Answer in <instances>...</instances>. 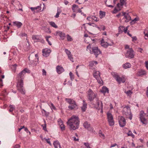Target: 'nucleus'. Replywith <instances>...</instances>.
Wrapping results in <instances>:
<instances>
[{"mask_svg": "<svg viewBox=\"0 0 148 148\" xmlns=\"http://www.w3.org/2000/svg\"><path fill=\"white\" fill-rule=\"evenodd\" d=\"M29 71L25 68L19 73L18 75V82L17 84L16 87L17 90L21 94L24 95L25 93V90L23 87V79L24 75L26 73H29Z\"/></svg>", "mask_w": 148, "mask_h": 148, "instance_id": "obj_1", "label": "nucleus"}, {"mask_svg": "<svg viewBox=\"0 0 148 148\" xmlns=\"http://www.w3.org/2000/svg\"><path fill=\"white\" fill-rule=\"evenodd\" d=\"M79 123L78 116L73 115L68 119L67 123L71 130H75L78 128Z\"/></svg>", "mask_w": 148, "mask_h": 148, "instance_id": "obj_2", "label": "nucleus"}, {"mask_svg": "<svg viewBox=\"0 0 148 148\" xmlns=\"http://www.w3.org/2000/svg\"><path fill=\"white\" fill-rule=\"evenodd\" d=\"M91 46L89 45L87 47V50H89L91 53H93L97 57V56L100 54L101 52L97 47H94L92 48L91 47Z\"/></svg>", "mask_w": 148, "mask_h": 148, "instance_id": "obj_3", "label": "nucleus"}, {"mask_svg": "<svg viewBox=\"0 0 148 148\" xmlns=\"http://www.w3.org/2000/svg\"><path fill=\"white\" fill-rule=\"evenodd\" d=\"M122 113L123 115H125L127 118L129 119L130 120L132 119V115L129 107L125 106L123 108Z\"/></svg>", "mask_w": 148, "mask_h": 148, "instance_id": "obj_4", "label": "nucleus"}, {"mask_svg": "<svg viewBox=\"0 0 148 148\" xmlns=\"http://www.w3.org/2000/svg\"><path fill=\"white\" fill-rule=\"evenodd\" d=\"M112 75L117 82L120 84L121 82L124 83L125 81V79L124 76L120 77L116 73H114L112 74Z\"/></svg>", "mask_w": 148, "mask_h": 148, "instance_id": "obj_5", "label": "nucleus"}, {"mask_svg": "<svg viewBox=\"0 0 148 148\" xmlns=\"http://www.w3.org/2000/svg\"><path fill=\"white\" fill-rule=\"evenodd\" d=\"M97 95L96 93H94L91 89H89L88 91V99L92 101L95 98H97Z\"/></svg>", "mask_w": 148, "mask_h": 148, "instance_id": "obj_6", "label": "nucleus"}, {"mask_svg": "<svg viewBox=\"0 0 148 148\" xmlns=\"http://www.w3.org/2000/svg\"><path fill=\"white\" fill-rule=\"evenodd\" d=\"M127 0H120V3L117 4V8H115L113 12V13H116L120 10V8L121 6H123L124 4L125 5L126 2Z\"/></svg>", "mask_w": 148, "mask_h": 148, "instance_id": "obj_7", "label": "nucleus"}, {"mask_svg": "<svg viewBox=\"0 0 148 148\" xmlns=\"http://www.w3.org/2000/svg\"><path fill=\"white\" fill-rule=\"evenodd\" d=\"M109 41H110L109 39H108L107 41H106L103 39L101 41V46L104 48H107L108 46L112 45L113 44V43L112 41H111V42H109Z\"/></svg>", "mask_w": 148, "mask_h": 148, "instance_id": "obj_8", "label": "nucleus"}, {"mask_svg": "<svg viewBox=\"0 0 148 148\" xmlns=\"http://www.w3.org/2000/svg\"><path fill=\"white\" fill-rule=\"evenodd\" d=\"M93 76L95 78L98 82L101 84H102L103 81L100 77V73L99 71H94L93 73Z\"/></svg>", "mask_w": 148, "mask_h": 148, "instance_id": "obj_9", "label": "nucleus"}, {"mask_svg": "<svg viewBox=\"0 0 148 148\" xmlns=\"http://www.w3.org/2000/svg\"><path fill=\"white\" fill-rule=\"evenodd\" d=\"M107 114L110 125L111 126H113L114 125V123L112 115L109 112H108Z\"/></svg>", "mask_w": 148, "mask_h": 148, "instance_id": "obj_10", "label": "nucleus"}, {"mask_svg": "<svg viewBox=\"0 0 148 148\" xmlns=\"http://www.w3.org/2000/svg\"><path fill=\"white\" fill-rule=\"evenodd\" d=\"M125 56L127 58H132L134 57V51L132 49L130 48L125 54Z\"/></svg>", "mask_w": 148, "mask_h": 148, "instance_id": "obj_11", "label": "nucleus"}, {"mask_svg": "<svg viewBox=\"0 0 148 148\" xmlns=\"http://www.w3.org/2000/svg\"><path fill=\"white\" fill-rule=\"evenodd\" d=\"M118 119L120 126L122 127H124L126 123L125 118L122 116H119L118 117Z\"/></svg>", "mask_w": 148, "mask_h": 148, "instance_id": "obj_12", "label": "nucleus"}, {"mask_svg": "<svg viewBox=\"0 0 148 148\" xmlns=\"http://www.w3.org/2000/svg\"><path fill=\"white\" fill-rule=\"evenodd\" d=\"M146 114L143 111H141L140 112V118L141 121L143 124H145L146 122L145 118Z\"/></svg>", "mask_w": 148, "mask_h": 148, "instance_id": "obj_13", "label": "nucleus"}, {"mask_svg": "<svg viewBox=\"0 0 148 148\" xmlns=\"http://www.w3.org/2000/svg\"><path fill=\"white\" fill-rule=\"evenodd\" d=\"M41 36L38 35H34L32 36V39L35 42L40 41L43 42H44L43 39L40 38Z\"/></svg>", "mask_w": 148, "mask_h": 148, "instance_id": "obj_14", "label": "nucleus"}, {"mask_svg": "<svg viewBox=\"0 0 148 148\" xmlns=\"http://www.w3.org/2000/svg\"><path fill=\"white\" fill-rule=\"evenodd\" d=\"M83 125L85 128L87 129L88 131L93 132V128L90 127V124L87 121H85Z\"/></svg>", "mask_w": 148, "mask_h": 148, "instance_id": "obj_15", "label": "nucleus"}, {"mask_svg": "<svg viewBox=\"0 0 148 148\" xmlns=\"http://www.w3.org/2000/svg\"><path fill=\"white\" fill-rule=\"evenodd\" d=\"M51 51L50 49L45 48L42 50L43 55L45 57H47L49 56Z\"/></svg>", "mask_w": 148, "mask_h": 148, "instance_id": "obj_16", "label": "nucleus"}, {"mask_svg": "<svg viewBox=\"0 0 148 148\" xmlns=\"http://www.w3.org/2000/svg\"><path fill=\"white\" fill-rule=\"evenodd\" d=\"M123 16H124V18L126 19L125 21L126 23L128 22L131 19V17L128 13L123 12Z\"/></svg>", "mask_w": 148, "mask_h": 148, "instance_id": "obj_17", "label": "nucleus"}, {"mask_svg": "<svg viewBox=\"0 0 148 148\" xmlns=\"http://www.w3.org/2000/svg\"><path fill=\"white\" fill-rule=\"evenodd\" d=\"M70 105L69 106L68 108L70 110H72L73 109H76L78 108L77 104L75 102H74L73 103L72 102H70Z\"/></svg>", "mask_w": 148, "mask_h": 148, "instance_id": "obj_18", "label": "nucleus"}, {"mask_svg": "<svg viewBox=\"0 0 148 148\" xmlns=\"http://www.w3.org/2000/svg\"><path fill=\"white\" fill-rule=\"evenodd\" d=\"M127 30V27L125 28L123 26H121L119 27V33H121L124 32L125 33H126Z\"/></svg>", "mask_w": 148, "mask_h": 148, "instance_id": "obj_19", "label": "nucleus"}, {"mask_svg": "<svg viewBox=\"0 0 148 148\" xmlns=\"http://www.w3.org/2000/svg\"><path fill=\"white\" fill-rule=\"evenodd\" d=\"M56 69L57 73L59 74L61 73L64 71L63 68L60 66H58L56 67Z\"/></svg>", "mask_w": 148, "mask_h": 148, "instance_id": "obj_20", "label": "nucleus"}, {"mask_svg": "<svg viewBox=\"0 0 148 148\" xmlns=\"http://www.w3.org/2000/svg\"><path fill=\"white\" fill-rule=\"evenodd\" d=\"M146 72L145 71L140 70L137 73V76H141L145 75L146 74Z\"/></svg>", "mask_w": 148, "mask_h": 148, "instance_id": "obj_21", "label": "nucleus"}, {"mask_svg": "<svg viewBox=\"0 0 148 148\" xmlns=\"http://www.w3.org/2000/svg\"><path fill=\"white\" fill-rule=\"evenodd\" d=\"M101 92L103 93L104 95L106 93H108L109 90L108 88L106 87H103L101 90Z\"/></svg>", "mask_w": 148, "mask_h": 148, "instance_id": "obj_22", "label": "nucleus"}, {"mask_svg": "<svg viewBox=\"0 0 148 148\" xmlns=\"http://www.w3.org/2000/svg\"><path fill=\"white\" fill-rule=\"evenodd\" d=\"M97 105L95 106V107L98 109H101V111L103 107L102 102H95Z\"/></svg>", "mask_w": 148, "mask_h": 148, "instance_id": "obj_23", "label": "nucleus"}, {"mask_svg": "<svg viewBox=\"0 0 148 148\" xmlns=\"http://www.w3.org/2000/svg\"><path fill=\"white\" fill-rule=\"evenodd\" d=\"M57 34L60 36L62 39L64 40V39L65 34L64 33L59 31L57 32Z\"/></svg>", "mask_w": 148, "mask_h": 148, "instance_id": "obj_24", "label": "nucleus"}, {"mask_svg": "<svg viewBox=\"0 0 148 148\" xmlns=\"http://www.w3.org/2000/svg\"><path fill=\"white\" fill-rule=\"evenodd\" d=\"M53 145L55 148H62L59 142L58 141L54 142Z\"/></svg>", "mask_w": 148, "mask_h": 148, "instance_id": "obj_25", "label": "nucleus"}, {"mask_svg": "<svg viewBox=\"0 0 148 148\" xmlns=\"http://www.w3.org/2000/svg\"><path fill=\"white\" fill-rule=\"evenodd\" d=\"M87 104L86 102H83L82 105L81 106V109L83 112H85L87 108Z\"/></svg>", "mask_w": 148, "mask_h": 148, "instance_id": "obj_26", "label": "nucleus"}, {"mask_svg": "<svg viewBox=\"0 0 148 148\" xmlns=\"http://www.w3.org/2000/svg\"><path fill=\"white\" fill-rule=\"evenodd\" d=\"M13 24L18 28H20L22 25V23L18 21H15L13 22Z\"/></svg>", "mask_w": 148, "mask_h": 148, "instance_id": "obj_27", "label": "nucleus"}, {"mask_svg": "<svg viewBox=\"0 0 148 148\" xmlns=\"http://www.w3.org/2000/svg\"><path fill=\"white\" fill-rule=\"evenodd\" d=\"M131 66V65L130 63L127 62L123 64V67L125 69H127L130 68Z\"/></svg>", "mask_w": 148, "mask_h": 148, "instance_id": "obj_28", "label": "nucleus"}, {"mask_svg": "<svg viewBox=\"0 0 148 148\" xmlns=\"http://www.w3.org/2000/svg\"><path fill=\"white\" fill-rule=\"evenodd\" d=\"M79 7L78 5L74 4L72 5V10L74 12H77Z\"/></svg>", "mask_w": 148, "mask_h": 148, "instance_id": "obj_29", "label": "nucleus"}, {"mask_svg": "<svg viewBox=\"0 0 148 148\" xmlns=\"http://www.w3.org/2000/svg\"><path fill=\"white\" fill-rule=\"evenodd\" d=\"M61 10L59 8H58L57 9V12L56 14V15L55 16V17L56 18H58L61 12Z\"/></svg>", "mask_w": 148, "mask_h": 148, "instance_id": "obj_30", "label": "nucleus"}, {"mask_svg": "<svg viewBox=\"0 0 148 148\" xmlns=\"http://www.w3.org/2000/svg\"><path fill=\"white\" fill-rule=\"evenodd\" d=\"M98 64V62L97 61H91L89 62V66L92 67L93 66L94 64Z\"/></svg>", "mask_w": 148, "mask_h": 148, "instance_id": "obj_31", "label": "nucleus"}, {"mask_svg": "<svg viewBox=\"0 0 148 148\" xmlns=\"http://www.w3.org/2000/svg\"><path fill=\"white\" fill-rule=\"evenodd\" d=\"M99 135L100 137L104 139L105 138V136L103 134L101 131L100 130L99 132Z\"/></svg>", "mask_w": 148, "mask_h": 148, "instance_id": "obj_32", "label": "nucleus"}, {"mask_svg": "<svg viewBox=\"0 0 148 148\" xmlns=\"http://www.w3.org/2000/svg\"><path fill=\"white\" fill-rule=\"evenodd\" d=\"M125 93H126L127 96H130L132 93V92L131 90H129L127 92L125 91Z\"/></svg>", "mask_w": 148, "mask_h": 148, "instance_id": "obj_33", "label": "nucleus"}, {"mask_svg": "<svg viewBox=\"0 0 148 148\" xmlns=\"http://www.w3.org/2000/svg\"><path fill=\"white\" fill-rule=\"evenodd\" d=\"M50 24L52 26L55 28L57 27V26L54 22H50Z\"/></svg>", "mask_w": 148, "mask_h": 148, "instance_id": "obj_34", "label": "nucleus"}, {"mask_svg": "<svg viewBox=\"0 0 148 148\" xmlns=\"http://www.w3.org/2000/svg\"><path fill=\"white\" fill-rule=\"evenodd\" d=\"M95 27H97L98 29H99L100 30H102L103 31H104L105 29V27L104 26H101V28H100L99 27H97V25H95Z\"/></svg>", "mask_w": 148, "mask_h": 148, "instance_id": "obj_35", "label": "nucleus"}, {"mask_svg": "<svg viewBox=\"0 0 148 148\" xmlns=\"http://www.w3.org/2000/svg\"><path fill=\"white\" fill-rule=\"evenodd\" d=\"M69 59L72 62H74L73 58L72 57V55L71 54L68 56Z\"/></svg>", "mask_w": 148, "mask_h": 148, "instance_id": "obj_36", "label": "nucleus"}, {"mask_svg": "<svg viewBox=\"0 0 148 148\" xmlns=\"http://www.w3.org/2000/svg\"><path fill=\"white\" fill-rule=\"evenodd\" d=\"M69 74L71 80H73L74 78V75L71 72H70Z\"/></svg>", "mask_w": 148, "mask_h": 148, "instance_id": "obj_37", "label": "nucleus"}, {"mask_svg": "<svg viewBox=\"0 0 148 148\" xmlns=\"http://www.w3.org/2000/svg\"><path fill=\"white\" fill-rule=\"evenodd\" d=\"M127 135L128 136H131L132 138H134V136L133 134L130 131H129L128 133L127 134Z\"/></svg>", "mask_w": 148, "mask_h": 148, "instance_id": "obj_38", "label": "nucleus"}, {"mask_svg": "<svg viewBox=\"0 0 148 148\" xmlns=\"http://www.w3.org/2000/svg\"><path fill=\"white\" fill-rule=\"evenodd\" d=\"M65 51L67 56H68L71 54V52L67 49H65Z\"/></svg>", "mask_w": 148, "mask_h": 148, "instance_id": "obj_39", "label": "nucleus"}, {"mask_svg": "<svg viewBox=\"0 0 148 148\" xmlns=\"http://www.w3.org/2000/svg\"><path fill=\"white\" fill-rule=\"evenodd\" d=\"M67 40L69 41H71L72 40V38L69 34L67 35Z\"/></svg>", "mask_w": 148, "mask_h": 148, "instance_id": "obj_40", "label": "nucleus"}, {"mask_svg": "<svg viewBox=\"0 0 148 148\" xmlns=\"http://www.w3.org/2000/svg\"><path fill=\"white\" fill-rule=\"evenodd\" d=\"M84 2V0H76L75 1V3H78L79 4H81Z\"/></svg>", "mask_w": 148, "mask_h": 148, "instance_id": "obj_41", "label": "nucleus"}, {"mask_svg": "<svg viewBox=\"0 0 148 148\" xmlns=\"http://www.w3.org/2000/svg\"><path fill=\"white\" fill-rule=\"evenodd\" d=\"M10 109L9 110V111L10 112H12L14 109V106L13 105H10Z\"/></svg>", "mask_w": 148, "mask_h": 148, "instance_id": "obj_42", "label": "nucleus"}, {"mask_svg": "<svg viewBox=\"0 0 148 148\" xmlns=\"http://www.w3.org/2000/svg\"><path fill=\"white\" fill-rule=\"evenodd\" d=\"M58 121L60 126L63 124L62 121L60 119H58Z\"/></svg>", "mask_w": 148, "mask_h": 148, "instance_id": "obj_43", "label": "nucleus"}, {"mask_svg": "<svg viewBox=\"0 0 148 148\" xmlns=\"http://www.w3.org/2000/svg\"><path fill=\"white\" fill-rule=\"evenodd\" d=\"M42 112L43 114H44L46 116H48L49 115V113L46 112L45 110H42Z\"/></svg>", "mask_w": 148, "mask_h": 148, "instance_id": "obj_44", "label": "nucleus"}, {"mask_svg": "<svg viewBox=\"0 0 148 148\" xmlns=\"http://www.w3.org/2000/svg\"><path fill=\"white\" fill-rule=\"evenodd\" d=\"M65 101H66L67 102H75L74 101H73L72 99H70L66 98L65 99Z\"/></svg>", "mask_w": 148, "mask_h": 148, "instance_id": "obj_45", "label": "nucleus"}, {"mask_svg": "<svg viewBox=\"0 0 148 148\" xmlns=\"http://www.w3.org/2000/svg\"><path fill=\"white\" fill-rule=\"evenodd\" d=\"M92 20H94L96 22L98 21H99V19H98L95 16H92Z\"/></svg>", "mask_w": 148, "mask_h": 148, "instance_id": "obj_46", "label": "nucleus"}, {"mask_svg": "<svg viewBox=\"0 0 148 148\" xmlns=\"http://www.w3.org/2000/svg\"><path fill=\"white\" fill-rule=\"evenodd\" d=\"M44 139L47 142V143H48L50 145H51V143H50V142L49 140V139H47L46 138H44Z\"/></svg>", "mask_w": 148, "mask_h": 148, "instance_id": "obj_47", "label": "nucleus"}, {"mask_svg": "<svg viewBox=\"0 0 148 148\" xmlns=\"http://www.w3.org/2000/svg\"><path fill=\"white\" fill-rule=\"evenodd\" d=\"M50 105H49L50 107H51V109H55V107L53 105V104L52 103H50Z\"/></svg>", "mask_w": 148, "mask_h": 148, "instance_id": "obj_48", "label": "nucleus"}, {"mask_svg": "<svg viewBox=\"0 0 148 148\" xmlns=\"http://www.w3.org/2000/svg\"><path fill=\"white\" fill-rule=\"evenodd\" d=\"M60 126L61 129L62 130H65V126L64 124L60 125Z\"/></svg>", "mask_w": 148, "mask_h": 148, "instance_id": "obj_49", "label": "nucleus"}, {"mask_svg": "<svg viewBox=\"0 0 148 148\" xmlns=\"http://www.w3.org/2000/svg\"><path fill=\"white\" fill-rule=\"evenodd\" d=\"M92 16H91L88 17L87 18V19L88 20L90 21H91L92 20Z\"/></svg>", "mask_w": 148, "mask_h": 148, "instance_id": "obj_50", "label": "nucleus"}, {"mask_svg": "<svg viewBox=\"0 0 148 148\" xmlns=\"http://www.w3.org/2000/svg\"><path fill=\"white\" fill-rule=\"evenodd\" d=\"M7 95V93L6 92L5 90L3 91L2 92V95L5 96Z\"/></svg>", "mask_w": 148, "mask_h": 148, "instance_id": "obj_51", "label": "nucleus"}, {"mask_svg": "<svg viewBox=\"0 0 148 148\" xmlns=\"http://www.w3.org/2000/svg\"><path fill=\"white\" fill-rule=\"evenodd\" d=\"M24 130L25 131H26L27 133H29V134H31L30 132L28 130L27 128V127L25 128V129H24Z\"/></svg>", "mask_w": 148, "mask_h": 148, "instance_id": "obj_52", "label": "nucleus"}, {"mask_svg": "<svg viewBox=\"0 0 148 148\" xmlns=\"http://www.w3.org/2000/svg\"><path fill=\"white\" fill-rule=\"evenodd\" d=\"M40 8V7L39 6H38L37 7H36V8H33V7H31L30 8V9H31V10H32V11H33L35 9H38V8Z\"/></svg>", "mask_w": 148, "mask_h": 148, "instance_id": "obj_53", "label": "nucleus"}, {"mask_svg": "<svg viewBox=\"0 0 148 148\" xmlns=\"http://www.w3.org/2000/svg\"><path fill=\"white\" fill-rule=\"evenodd\" d=\"M132 40L133 41H136L137 40V38L136 36H133L132 37Z\"/></svg>", "mask_w": 148, "mask_h": 148, "instance_id": "obj_54", "label": "nucleus"}, {"mask_svg": "<svg viewBox=\"0 0 148 148\" xmlns=\"http://www.w3.org/2000/svg\"><path fill=\"white\" fill-rule=\"evenodd\" d=\"M42 75H46V71L44 69H42Z\"/></svg>", "mask_w": 148, "mask_h": 148, "instance_id": "obj_55", "label": "nucleus"}, {"mask_svg": "<svg viewBox=\"0 0 148 148\" xmlns=\"http://www.w3.org/2000/svg\"><path fill=\"white\" fill-rule=\"evenodd\" d=\"M145 65L147 69L148 70V61L145 62Z\"/></svg>", "mask_w": 148, "mask_h": 148, "instance_id": "obj_56", "label": "nucleus"}, {"mask_svg": "<svg viewBox=\"0 0 148 148\" xmlns=\"http://www.w3.org/2000/svg\"><path fill=\"white\" fill-rule=\"evenodd\" d=\"M46 41L48 42V44L49 45H51V42L49 40V39H47V38L46 39Z\"/></svg>", "mask_w": 148, "mask_h": 148, "instance_id": "obj_57", "label": "nucleus"}, {"mask_svg": "<svg viewBox=\"0 0 148 148\" xmlns=\"http://www.w3.org/2000/svg\"><path fill=\"white\" fill-rule=\"evenodd\" d=\"M2 82V80L1 79H0V87H1L3 86Z\"/></svg>", "mask_w": 148, "mask_h": 148, "instance_id": "obj_58", "label": "nucleus"}, {"mask_svg": "<svg viewBox=\"0 0 148 148\" xmlns=\"http://www.w3.org/2000/svg\"><path fill=\"white\" fill-rule=\"evenodd\" d=\"M20 147V146L18 145L17 144L14 147V148H19Z\"/></svg>", "mask_w": 148, "mask_h": 148, "instance_id": "obj_59", "label": "nucleus"}, {"mask_svg": "<svg viewBox=\"0 0 148 148\" xmlns=\"http://www.w3.org/2000/svg\"><path fill=\"white\" fill-rule=\"evenodd\" d=\"M143 50V49L142 48H138V51L141 53H142Z\"/></svg>", "mask_w": 148, "mask_h": 148, "instance_id": "obj_60", "label": "nucleus"}, {"mask_svg": "<svg viewBox=\"0 0 148 148\" xmlns=\"http://www.w3.org/2000/svg\"><path fill=\"white\" fill-rule=\"evenodd\" d=\"M43 129L44 130L46 131L47 130L46 124H45L44 125V126H43Z\"/></svg>", "mask_w": 148, "mask_h": 148, "instance_id": "obj_61", "label": "nucleus"}, {"mask_svg": "<svg viewBox=\"0 0 148 148\" xmlns=\"http://www.w3.org/2000/svg\"><path fill=\"white\" fill-rule=\"evenodd\" d=\"M68 84L71 86H72V82L71 81H69L68 82Z\"/></svg>", "mask_w": 148, "mask_h": 148, "instance_id": "obj_62", "label": "nucleus"}, {"mask_svg": "<svg viewBox=\"0 0 148 148\" xmlns=\"http://www.w3.org/2000/svg\"><path fill=\"white\" fill-rule=\"evenodd\" d=\"M64 3L65 5H66L69 3V2L66 0H64Z\"/></svg>", "mask_w": 148, "mask_h": 148, "instance_id": "obj_63", "label": "nucleus"}, {"mask_svg": "<svg viewBox=\"0 0 148 148\" xmlns=\"http://www.w3.org/2000/svg\"><path fill=\"white\" fill-rule=\"evenodd\" d=\"M138 19L136 18H135L134 20L132 21V22H135L136 21H138Z\"/></svg>", "mask_w": 148, "mask_h": 148, "instance_id": "obj_64", "label": "nucleus"}]
</instances>
